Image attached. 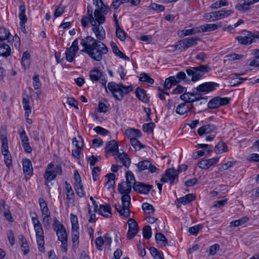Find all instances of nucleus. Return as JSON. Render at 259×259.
Returning <instances> with one entry per match:
<instances>
[{"instance_id": "nucleus-1", "label": "nucleus", "mask_w": 259, "mask_h": 259, "mask_svg": "<svg viewBox=\"0 0 259 259\" xmlns=\"http://www.w3.org/2000/svg\"><path fill=\"white\" fill-rule=\"evenodd\" d=\"M118 191L122 195L121 197L122 205H115V208L120 215L125 218L130 217V210L129 206L131 204V196L129 194L132 191L131 185H126L124 183H122L118 185Z\"/></svg>"}, {"instance_id": "nucleus-2", "label": "nucleus", "mask_w": 259, "mask_h": 259, "mask_svg": "<svg viewBox=\"0 0 259 259\" xmlns=\"http://www.w3.org/2000/svg\"><path fill=\"white\" fill-rule=\"evenodd\" d=\"M107 87L113 97L118 101H121L124 95H127L134 89L132 84L125 86L121 83H116L113 81L109 82Z\"/></svg>"}, {"instance_id": "nucleus-3", "label": "nucleus", "mask_w": 259, "mask_h": 259, "mask_svg": "<svg viewBox=\"0 0 259 259\" xmlns=\"http://www.w3.org/2000/svg\"><path fill=\"white\" fill-rule=\"evenodd\" d=\"M32 222L36 233V237L38 249L41 252H45L44 233L42 225L38 220L37 214L34 212H30Z\"/></svg>"}, {"instance_id": "nucleus-4", "label": "nucleus", "mask_w": 259, "mask_h": 259, "mask_svg": "<svg viewBox=\"0 0 259 259\" xmlns=\"http://www.w3.org/2000/svg\"><path fill=\"white\" fill-rule=\"evenodd\" d=\"M211 69L207 65H200L197 67H190L186 69L188 75L191 78L192 81H196L201 79L205 74L209 72Z\"/></svg>"}, {"instance_id": "nucleus-5", "label": "nucleus", "mask_w": 259, "mask_h": 259, "mask_svg": "<svg viewBox=\"0 0 259 259\" xmlns=\"http://www.w3.org/2000/svg\"><path fill=\"white\" fill-rule=\"evenodd\" d=\"M243 33V35L238 36L235 38L240 44L248 46L256 42L257 39H259L258 32L252 33L251 31L244 30Z\"/></svg>"}, {"instance_id": "nucleus-6", "label": "nucleus", "mask_w": 259, "mask_h": 259, "mask_svg": "<svg viewBox=\"0 0 259 259\" xmlns=\"http://www.w3.org/2000/svg\"><path fill=\"white\" fill-rule=\"evenodd\" d=\"M62 172V170L60 165H55L52 163L49 164L44 175L46 183H47L53 180L56 178L57 175H61Z\"/></svg>"}, {"instance_id": "nucleus-7", "label": "nucleus", "mask_w": 259, "mask_h": 259, "mask_svg": "<svg viewBox=\"0 0 259 259\" xmlns=\"http://www.w3.org/2000/svg\"><path fill=\"white\" fill-rule=\"evenodd\" d=\"M108 48L102 42H99L98 47L88 51L87 54L90 58L97 61H100L102 59L103 55L107 54Z\"/></svg>"}, {"instance_id": "nucleus-8", "label": "nucleus", "mask_w": 259, "mask_h": 259, "mask_svg": "<svg viewBox=\"0 0 259 259\" xmlns=\"http://www.w3.org/2000/svg\"><path fill=\"white\" fill-rule=\"evenodd\" d=\"M90 78L93 82L99 81L106 89V84L107 82L106 76L99 68L95 67L90 71Z\"/></svg>"}, {"instance_id": "nucleus-9", "label": "nucleus", "mask_w": 259, "mask_h": 259, "mask_svg": "<svg viewBox=\"0 0 259 259\" xmlns=\"http://www.w3.org/2000/svg\"><path fill=\"white\" fill-rule=\"evenodd\" d=\"M99 44V41L97 39L91 36H88L82 39L80 42V45L84 47V49L81 51L87 54L88 51H91L95 47H98Z\"/></svg>"}, {"instance_id": "nucleus-10", "label": "nucleus", "mask_w": 259, "mask_h": 259, "mask_svg": "<svg viewBox=\"0 0 259 259\" xmlns=\"http://www.w3.org/2000/svg\"><path fill=\"white\" fill-rule=\"evenodd\" d=\"M200 39L197 37H191L184 38L178 41L175 45L176 49H181L182 48L187 49L195 46L197 44L198 40Z\"/></svg>"}, {"instance_id": "nucleus-11", "label": "nucleus", "mask_w": 259, "mask_h": 259, "mask_svg": "<svg viewBox=\"0 0 259 259\" xmlns=\"http://www.w3.org/2000/svg\"><path fill=\"white\" fill-rule=\"evenodd\" d=\"M230 99L228 97H215L211 99L207 104V107L210 109H214L220 106L228 104Z\"/></svg>"}, {"instance_id": "nucleus-12", "label": "nucleus", "mask_w": 259, "mask_h": 259, "mask_svg": "<svg viewBox=\"0 0 259 259\" xmlns=\"http://www.w3.org/2000/svg\"><path fill=\"white\" fill-rule=\"evenodd\" d=\"M219 86L218 83L214 82H206L198 85L196 90L198 92L205 95L215 90Z\"/></svg>"}, {"instance_id": "nucleus-13", "label": "nucleus", "mask_w": 259, "mask_h": 259, "mask_svg": "<svg viewBox=\"0 0 259 259\" xmlns=\"http://www.w3.org/2000/svg\"><path fill=\"white\" fill-rule=\"evenodd\" d=\"M178 179V172L174 168H169L167 169L165 173V176L161 178L160 181L162 183L170 182V184H174L176 179Z\"/></svg>"}, {"instance_id": "nucleus-14", "label": "nucleus", "mask_w": 259, "mask_h": 259, "mask_svg": "<svg viewBox=\"0 0 259 259\" xmlns=\"http://www.w3.org/2000/svg\"><path fill=\"white\" fill-rule=\"evenodd\" d=\"M128 230L127 233V238L133 239L138 233L139 227L137 222L133 219L130 218L127 221Z\"/></svg>"}, {"instance_id": "nucleus-15", "label": "nucleus", "mask_w": 259, "mask_h": 259, "mask_svg": "<svg viewBox=\"0 0 259 259\" xmlns=\"http://www.w3.org/2000/svg\"><path fill=\"white\" fill-rule=\"evenodd\" d=\"M78 50V40L76 39L72 42L71 47L66 51L65 54L67 60L70 62H72Z\"/></svg>"}, {"instance_id": "nucleus-16", "label": "nucleus", "mask_w": 259, "mask_h": 259, "mask_svg": "<svg viewBox=\"0 0 259 259\" xmlns=\"http://www.w3.org/2000/svg\"><path fill=\"white\" fill-rule=\"evenodd\" d=\"M92 31L95 33L97 39L98 41L101 42L103 40L106 36V33L104 29L102 26L99 25H96V22L93 21L92 22Z\"/></svg>"}, {"instance_id": "nucleus-17", "label": "nucleus", "mask_w": 259, "mask_h": 259, "mask_svg": "<svg viewBox=\"0 0 259 259\" xmlns=\"http://www.w3.org/2000/svg\"><path fill=\"white\" fill-rule=\"evenodd\" d=\"M219 157H215L207 159H201L198 162V166L201 169H207L211 166L219 162Z\"/></svg>"}, {"instance_id": "nucleus-18", "label": "nucleus", "mask_w": 259, "mask_h": 259, "mask_svg": "<svg viewBox=\"0 0 259 259\" xmlns=\"http://www.w3.org/2000/svg\"><path fill=\"white\" fill-rule=\"evenodd\" d=\"M152 188V185H145L139 182L135 183V185H133V189L135 191L144 194H148Z\"/></svg>"}, {"instance_id": "nucleus-19", "label": "nucleus", "mask_w": 259, "mask_h": 259, "mask_svg": "<svg viewBox=\"0 0 259 259\" xmlns=\"http://www.w3.org/2000/svg\"><path fill=\"white\" fill-rule=\"evenodd\" d=\"M193 107V104H191L189 106L186 103H183L178 105L176 109V112L180 115L187 116Z\"/></svg>"}, {"instance_id": "nucleus-20", "label": "nucleus", "mask_w": 259, "mask_h": 259, "mask_svg": "<svg viewBox=\"0 0 259 259\" xmlns=\"http://www.w3.org/2000/svg\"><path fill=\"white\" fill-rule=\"evenodd\" d=\"M137 166L140 171L148 169L151 172L153 173L157 169L155 165H152L149 161L147 160L139 162Z\"/></svg>"}, {"instance_id": "nucleus-21", "label": "nucleus", "mask_w": 259, "mask_h": 259, "mask_svg": "<svg viewBox=\"0 0 259 259\" xmlns=\"http://www.w3.org/2000/svg\"><path fill=\"white\" fill-rule=\"evenodd\" d=\"M217 130V127L213 124L204 125L198 129V134L202 136L203 135L208 134Z\"/></svg>"}, {"instance_id": "nucleus-22", "label": "nucleus", "mask_w": 259, "mask_h": 259, "mask_svg": "<svg viewBox=\"0 0 259 259\" xmlns=\"http://www.w3.org/2000/svg\"><path fill=\"white\" fill-rule=\"evenodd\" d=\"M105 152L106 153H112L113 155H116L118 152V145L114 140L108 142L105 147Z\"/></svg>"}, {"instance_id": "nucleus-23", "label": "nucleus", "mask_w": 259, "mask_h": 259, "mask_svg": "<svg viewBox=\"0 0 259 259\" xmlns=\"http://www.w3.org/2000/svg\"><path fill=\"white\" fill-rule=\"evenodd\" d=\"M99 212L100 214L106 218H110L112 215L111 208L109 204H100Z\"/></svg>"}, {"instance_id": "nucleus-24", "label": "nucleus", "mask_w": 259, "mask_h": 259, "mask_svg": "<svg viewBox=\"0 0 259 259\" xmlns=\"http://www.w3.org/2000/svg\"><path fill=\"white\" fill-rule=\"evenodd\" d=\"M116 155H117V158L122 163V165L126 167H128L131 164V161L128 155L124 152L122 153L118 152Z\"/></svg>"}, {"instance_id": "nucleus-25", "label": "nucleus", "mask_w": 259, "mask_h": 259, "mask_svg": "<svg viewBox=\"0 0 259 259\" xmlns=\"http://www.w3.org/2000/svg\"><path fill=\"white\" fill-rule=\"evenodd\" d=\"M222 24L221 23L218 24H206L204 25H200L199 28L200 30V32H206V31H212L217 29L218 28H221Z\"/></svg>"}, {"instance_id": "nucleus-26", "label": "nucleus", "mask_w": 259, "mask_h": 259, "mask_svg": "<svg viewBox=\"0 0 259 259\" xmlns=\"http://www.w3.org/2000/svg\"><path fill=\"white\" fill-rule=\"evenodd\" d=\"M136 97L139 100H141L144 103L149 102V98L146 94V91L139 87L137 88L135 91Z\"/></svg>"}, {"instance_id": "nucleus-27", "label": "nucleus", "mask_w": 259, "mask_h": 259, "mask_svg": "<svg viewBox=\"0 0 259 259\" xmlns=\"http://www.w3.org/2000/svg\"><path fill=\"white\" fill-rule=\"evenodd\" d=\"M229 150L228 146L223 141L219 142L214 147V152L217 154H221L228 152Z\"/></svg>"}, {"instance_id": "nucleus-28", "label": "nucleus", "mask_w": 259, "mask_h": 259, "mask_svg": "<svg viewBox=\"0 0 259 259\" xmlns=\"http://www.w3.org/2000/svg\"><path fill=\"white\" fill-rule=\"evenodd\" d=\"M22 164L24 173L31 175L33 172V168L31 161L28 159H23Z\"/></svg>"}, {"instance_id": "nucleus-29", "label": "nucleus", "mask_w": 259, "mask_h": 259, "mask_svg": "<svg viewBox=\"0 0 259 259\" xmlns=\"http://www.w3.org/2000/svg\"><path fill=\"white\" fill-rule=\"evenodd\" d=\"M215 20H218L230 16L233 12L231 10L223 9L220 11H215Z\"/></svg>"}, {"instance_id": "nucleus-30", "label": "nucleus", "mask_w": 259, "mask_h": 259, "mask_svg": "<svg viewBox=\"0 0 259 259\" xmlns=\"http://www.w3.org/2000/svg\"><path fill=\"white\" fill-rule=\"evenodd\" d=\"M94 21L96 22V25H101L105 23L106 17L104 15L100 13L98 10H95L94 12Z\"/></svg>"}, {"instance_id": "nucleus-31", "label": "nucleus", "mask_w": 259, "mask_h": 259, "mask_svg": "<svg viewBox=\"0 0 259 259\" xmlns=\"http://www.w3.org/2000/svg\"><path fill=\"white\" fill-rule=\"evenodd\" d=\"M11 50L10 46L6 44H0V55L7 57L11 54Z\"/></svg>"}, {"instance_id": "nucleus-32", "label": "nucleus", "mask_w": 259, "mask_h": 259, "mask_svg": "<svg viewBox=\"0 0 259 259\" xmlns=\"http://www.w3.org/2000/svg\"><path fill=\"white\" fill-rule=\"evenodd\" d=\"M195 199V197L192 194H188L184 197L178 198L177 200L179 203L186 204L190 203Z\"/></svg>"}, {"instance_id": "nucleus-33", "label": "nucleus", "mask_w": 259, "mask_h": 259, "mask_svg": "<svg viewBox=\"0 0 259 259\" xmlns=\"http://www.w3.org/2000/svg\"><path fill=\"white\" fill-rule=\"evenodd\" d=\"M19 240L21 241V248L25 255L29 252V246L25 238L23 235H20Z\"/></svg>"}, {"instance_id": "nucleus-34", "label": "nucleus", "mask_w": 259, "mask_h": 259, "mask_svg": "<svg viewBox=\"0 0 259 259\" xmlns=\"http://www.w3.org/2000/svg\"><path fill=\"white\" fill-rule=\"evenodd\" d=\"M26 8L24 4L21 5L19 6V17L21 21V24L26 23L27 21V18L25 15Z\"/></svg>"}, {"instance_id": "nucleus-35", "label": "nucleus", "mask_w": 259, "mask_h": 259, "mask_svg": "<svg viewBox=\"0 0 259 259\" xmlns=\"http://www.w3.org/2000/svg\"><path fill=\"white\" fill-rule=\"evenodd\" d=\"M192 92H185L180 96V99L184 101V103H192L195 102V100L192 99Z\"/></svg>"}, {"instance_id": "nucleus-36", "label": "nucleus", "mask_w": 259, "mask_h": 259, "mask_svg": "<svg viewBox=\"0 0 259 259\" xmlns=\"http://www.w3.org/2000/svg\"><path fill=\"white\" fill-rule=\"evenodd\" d=\"M126 185H131L132 187L133 185H135V177L133 173L131 171H128L126 172Z\"/></svg>"}, {"instance_id": "nucleus-37", "label": "nucleus", "mask_w": 259, "mask_h": 259, "mask_svg": "<svg viewBox=\"0 0 259 259\" xmlns=\"http://www.w3.org/2000/svg\"><path fill=\"white\" fill-rule=\"evenodd\" d=\"M131 145L136 150H140L142 148H144L145 146L142 145L141 142L135 137H132L130 139Z\"/></svg>"}, {"instance_id": "nucleus-38", "label": "nucleus", "mask_w": 259, "mask_h": 259, "mask_svg": "<svg viewBox=\"0 0 259 259\" xmlns=\"http://www.w3.org/2000/svg\"><path fill=\"white\" fill-rule=\"evenodd\" d=\"M65 190L67 199L69 200L72 199L74 196V193L71 186L69 183H67V182H65Z\"/></svg>"}, {"instance_id": "nucleus-39", "label": "nucleus", "mask_w": 259, "mask_h": 259, "mask_svg": "<svg viewBox=\"0 0 259 259\" xmlns=\"http://www.w3.org/2000/svg\"><path fill=\"white\" fill-rule=\"evenodd\" d=\"M150 253L155 259H164V256L161 252H160L156 248L151 247L150 248Z\"/></svg>"}, {"instance_id": "nucleus-40", "label": "nucleus", "mask_w": 259, "mask_h": 259, "mask_svg": "<svg viewBox=\"0 0 259 259\" xmlns=\"http://www.w3.org/2000/svg\"><path fill=\"white\" fill-rule=\"evenodd\" d=\"M126 33L120 26L116 27V35L121 40L124 41L126 38Z\"/></svg>"}, {"instance_id": "nucleus-41", "label": "nucleus", "mask_w": 259, "mask_h": 259, "mask_svg": "<svg viewBox=\"0 0 259 259\" xmlns=\"http://www.w3.org/2000/svg\"><path fill=\"white\" fill-rule=\"evenodd\" d=\"M156 242L159 243L161 242V244L165 245L168 243V241L165 236L161 233H157L155 235Z\"/></svg>"}, {"instance_id": "nucleus-42", "label": "nucleus", "mask_w": 259, "mask_h": 259, "mask_svg": "<svg viewBox=\"0 0 259 259\" xmlns=\"http://www.w3.org/2000/svg\"><path fill=\"white\" fill-rule=\"evenodd\" d=\"M228 5L229 3L227 0H220L212 4L210 8L212 9H218L222 7L227 6Z\"/></svg>"}, {"instance_id": "nucleus-43", "label": "nucleus", "mask_w": 259, "mask_h": 259, "mask_svg": "<svg viewBox=\"0 0 259 259\" xmlns=\"http://www.w3.org/2000/svg\"><path fill=\"white\" fill-rule=\"evenodd\" d=\"M249 220L247 217H243L239 220L232 221L230 223V226H233L235 227H238L246 223Z\"/></svg>"}, {"instance_id": "nucleus-44", "label": "nucleus", "mask_w": 259, "mask_h": 259, "mask_svg": "<svg viewBox=\"0 0 259 259\" xmlns=\"http://www.w3.org/2000/svg\"><path fill=\"white\" fill-rule=\"evenodd\" d=\"M11 33L4 27L0 28V41L8 39Z\"/></svg>"}, {"instance_id": "nucleus-45", "label": "nucleus", "mask_w": 259, "mask_h": 259, "mask_svg": "<svg viewBox=\"0 0 259 259\" xmlns=\"http://www.w3.org/2000/svg\"><path fill=\"white\" fill-rule=\"evenodd\" d=\"M79 237V233L78 232V229H72L71 239L73 245H75L76 243H77V245L78 244Z\"/></svg>"}, {"instance_id": "nucleus-46", "label": "nucleus", "mask_w": 259, "mask_h": 259, "mask_svg": "<svg viewBox=\"0 0 259 259\" xmlns=\"http://www.w3.org/2000/svg\"><path fill=\"white\" fill-rule=\"evenodd\" d=\"M140 80L143 82H146L150 84H153L154 82V79L145 73H142L140 74Z\"/></svg>"}, {"instance_id": "nucleus-47", "label": "nucleus", "mask_w": 259, "mask_h": 259, "mask_svg": "<svg viewBox=\"0 0 259 259\" xmlns=\"http://www.w3.org/2000/svg\"><path fill=\"white\" fill-rule=\"evenodd\" d=\"M65 12V7L62 6V3L56 7V9L54 14L55 18L60 16Z\"/></svg>"}, {"instance_id": "nucleus-48", "label": "nucleus", "mask_w": 259, "mask_h": 259, "mask_svg": "<svg viewBox=\"0 0 259 259\" xmlns=\"http://www.w3.org/2000/svg\"><path fill=\"white\" fill-rule=\"evenodd\" d=\"M142 208L146 214H150L153 213L154 211V208L153 206L148 203H143Z\"/></svg>"}, {"instance_id": "nucleus-49", "label": "nucleus", "mask_w": 259, "mask_h": 259, "mask_svg": "<svg viewBox=\"0 0 259 259\" xmlns=\"http://www.w3.org/2000/svg\"><path fill=\"white\" fill-rule=\"evenodd\" d=\"M72 144L76 148L82 149L83 145V139L81 136H78L77 138H74L72 140Z\"/></svg>"}, {"instance_id": "nucleus-50", "label": "nucleus", "mask_w": 259, "mask_h": 259, "mask_svg": "<svg viewBox=\"0 0 259 259\" xmlns=\"http://www.w3.org/2000/svg\"><path fill=\"white\" fill-rule=\"evenodd\" d=\"M152 235L151 228L149 226H146L143 229V237L148 240L150 238Z\"/></svg>"}, {"instance_id": "nucleus-51", "label": "nucleus", "mask_w": 259, "mask_h": 259, "mask_svg": "<svg viewBox=\"0 0 259 259\" xmlns=\"http://www.w3.org/2000/svg\"><path fill=\"white\" fill-rule=\"evenodd\" d=\"M155 124L152 122L144 124L143 125V130L144 132L147 133H152L153 132V128L154 127Z\"/></svg>"}, {"instance_id": "nucleus-52", "label": "nucleus", "mask_w": 259, "mask_h": 259, "mask_svg": "<svg viewBox=\"0 0 259 259\" xmlns=\"http://www.w3.org/2000/svg\"><path fill=\"white\" fill-rule=\"evenodd\" d=\"M108 178V181L106 182V185L108 186V188H111L115 184L114 179L115 175L112 173H109L106 175Z\"/></svg>"}, {"instance_id": "nucleus-53", "label": "nucleus", "mask_w": 259, "mask_h": 259, "mask_svg": "<svg viewBox=\"0 0 259 259\" xmlns=\"http://www.w3.org/2000/svg\"><path fill=\"white\" fill-rule=\"evenodd\" d=\"M182 32H184L183 34L184 36H188L199 33L200 32V30L199 27H195L191 29L183 30Z\"/></svg>"}, {"instance_id": "nucleus-54", "label": "nucleus", "mask_w": 259, "mask_h": 259, "mask_svg": "<svg viewBox=\"0 0 259 259\" xmlns=\"http://www.w3.org/2000/svg\"><path fill=\"white\" fill-rule=\"evenodd\" d=\"M203 228V226L201 224L190 227L189 229V232L193 235L196 236L199 231Z\"/></svg>"}, {"instance_id": "nucleus-55", "label": "nucleus", "mask_w": 259, "mask_h": 259, "mask_svg": "<svg viewBox=\"0 0 259 259\" xmlns=\"http://www.w3.org/2000/svg\"><path fill=\"white\" fill-rule=\"evenodd\" d=\"M2 154L8 153L10 152L8 150V141L6 137L2 138Z\"/></svg>"}, {"instance_id": "nucleus-56", "label": "nucleus", "mask_w": 259, "mask_h": 259, "mask_svg": "<svg viewBox=\"0 0 259 259\" xmlns=\"http://www.w3.org/2000/svg\"><path fill=\"white\" fill-rule=\"evenodd\" d=\"M74 187L76 193L79 197H82L84 196V191L83 186L81 184H74Z\"/></svg>"}, {"instance_id": "nucleus-57", "label": "nucleus", "mask_w": 259, "mask_h": 259, "mask_svg": "<svg viewBox=\"0 0 259 259\" xmlns=\"http://www.w3.org/2000/svg\"><path fill=\"white\" fill-rule=\"evenodd\" d=\"M126 134L129 136L141 137L142 133L139 130L131 128L126 131Z\"/></svg>"}, {"instance_id": "nucleus-58", "label": "nucleus", "mask_w": 259, "mask_h": 259, "mask_svg": "<svg viewBox=\"0 0 259 259\" xmlns=\"http://www.w3.org/2000/svg\"><path fill=\"white\" fill-rule=\"evenodd\" d=\"M70 220L72 225V229H78V218L77 216L71 213L70 214Z\"/></svg>"}, {"instance_id": "nucleus-59", "label": "nucleus", "mask_w": 259, "mask_h": 259, "mask_svg": "<svg viewBox=\"0 0 259 259\" xmlns=\"http://www.w3.org/2000/svg\"><path fill=\"white\" fill-rule=\"evenodd\" d=\"M54 219L53 228L56 233L65 229L64 226L59 222L56 218L55 217Z\"/></svg>"}, {"instance_id": "nucleus-60", "label": "nucleus", "mask_w": 259, "mask_h": 259, "mask_svg": "<svg viewBox=\"0 0 259 259\" xmlns=\"http://www.w3.org/2000/svg\"><path fill=\"white\" fill-rule=\"evenodd\" d=\"M41 85V82L38 74L35 75L33 77V86L35 90L39 89Z\"/></svg>"}, {"instance_id": "nucleus-61", "label": "nucleus", "mask_w": 259, "mask_h": 259, "mask_svg": "<svg viewBox=\"0 0 259 259\" xmlns=\"http://www.w3.org/2000/svg\"><path fill=\"white\" fill-rule=\"evenodd\" d=\"M92 19L90 17L83 16L81 19V24L83 27L86 28L88 27L90 22L92 24Z\"/></svg>"}, {"instance_id": "nucleus-62", "label": "nucleus", "mask_w": 259, "mask_h": 259, "mask_svg": "<svg viewBox=\"0 0 259 259\" xmlns=\"http://www.w3.org/2000/svg\"><path fill=\"white\" fill-rule=\"evenodd\" d=\"M4 156V160L6 165L8 168L12 166V159L10 153L3 154Z\"/></svg>"}, {"instance_id": "nucleus-63", "label": "nucleus", "mask_w": 259, "mask_h": 259, "mask_svg": "<svg viewBox=\"0 0 259 259\" xmlns=\"http://www.w3.org/2000/svg\"><path fill=\"white\" fill-rule=\"evenodd\" d=\"M226 57L229 61L240 60L243 57V55L238 54H231L227 55Z\"/></svg>"}, {"instance_id": "nucleus-64", "label": "nucleus", "mask_w": 259, "mask_h": 259, "mask_svg": "<svg viewBox=\"0 0 259 259\" xmlns=\"http://www.w3.org/2000/svg\"><path fill=\"white\" fill-rule=\"evenodd\" d=\"M94 130L98 134L102 136L108 135L110 132L109 131L101 126H97L94 128Z\"/></svg>"}]
</instances>
